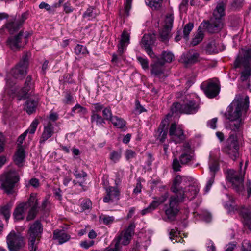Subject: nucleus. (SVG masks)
Listing matches in <instances>:
<instances>
[{
    "mask_svg": "<svg viewBox=\"0 0 251 251\" xmlns=\"http://www.w3.org/2000/svg\"><path fill=\"white\" fill-rule=\"evenodd\" d=\"M179 234V232H178L176 228L170 230L169 232V237L172 241H175L173 242L174 243L175 242L183 243L184 241L182 238L178 235Z\"/></svg>",
    "mask_w": 251,
    "mask_h": 251,
    "instance_id": "72a5a7b5",
    "label": "nucleus"
},
{
    "mask_svg": "<svg viewBox=\"0 0 251 251\" xmlns=\"http://www.w3.org/2000/svg\"><path fill=\"white\" fill-rule=\"evenodd\" d=\"M194 27V24L192 23H189L187 24L184 27L183 30V37L185 41H187L189 39V34Z\"/></svg>",
    "mask_w": 251,
    "mask_h": 251,
    "instance_id": "ea45409f",
    "label": "nucleus"
},
{
    "mask_svg": "<svg viewBox=\"0 0 251 251\" xmlns=\"http://www.w3.org/2000/svg\"><path fill=\"white\" fill-rule=\"evenodd\" d=\"M25 151L23 147L19 146L13 157L15 164L19 167L23 166L25 162Z\"/></svg>",
    "mask_w": 251,
    "mask_h": 251,
    "instance_id": "a878e982",
    "label": "nucleus"
},
{
    "mask_svg": "<svg viewBox=\"0 0 251 251\" xmlns=\"http://www.w3.org/2000/svg\"><path fill=\"white\" fill-rule=\"evenodd\" d=\"M63 101L64 103L67 104H71L74 102L73 98L70 93H66L65 99L63 100Z\"/></svg>",
    "mask_w": 251,
    "mask_h": 251,
    "instance_id": "338daca9",
    "label": "nucleus"
},
{
    "mask_svg": "<svg viewBox=\"0 0 251 251\" xmlns=\"http://www.w3.org/2000/svg\"><path fill=\"white\" fill-rule=\"evenodd\" d=\"M201 28L206 29L207 30L206 27L201 26V23L199 27L197 32L194 35V37L191 41V45L193 46H196L199 44L203 39L204 37V32L201 30Z\"/></svg>",
    "mask_w": 251,
    "mask_h": 251,
    "instance_id": "c756f323",
    "label": "nucleus"
},
{
    "mask_svg": "<svg viewBox=\"0 0 251 251\" xmlns=\"http://www.w3.org/2000/svg\"><path fill=\"white\" fill-rule=\"evenodd\" d=\"M214 179H215V175H214L213 173L211 174L210 177L208 179V180L206 184V186H205L204 189L205 193H207L209 191L212 184H213V183L214 182Z\"/></svg>",
    "mask_w": 251,
    "mask_h": 251,
    "instance_id": "6e6d98bb",
    "label": "nucleus"
},
{
    "mask_svg": "<svg viewBox=\"0 0 251 251\" xmlns=\"http://www.w3.org/2000/svg\"><path fill=\"white\" fill-rule=\"evenodd\" d=\"M6 243L9 251H24L25 241L19 232L12 230L6 237Z\"/></svg>",
    "mask_w": 251,
    "mask_h": 251,
    "instance_id": "39448f33",
    "label": "nucleus"
},
{
    "mask_svg": "<svg viewBox=\"0 0 251 251\" xmlns=\"http://www.w3.org/2000/svg\"><path fill=\"white\" fill-rule=\"evenodd\" d=\"M239 145L237 136L231 134L226 140L225 145L222 149L223 152L227 154L233 160L235 161L239 157Z\"/></svg>",
    "mask_w": 251,
    "mask_h": 251,
    "instance_id": "0eeeda50",
    "label": "nucleus"
},
{
    "mask_svg": "<svg viewBox=\"0 0 251 251\" xmlns=\"http://www.w3.org/2000/svg\"><path fill=\"white\" fill-rule=\"evenodd\" d=\"M226 177L237 192L240 193L244 190V176L240 173L234 170H229L227 171Z\"/></svg>",
    "mask_w": 251,
    "mask_h": 251,
    "instance_id": "9b49d317",
    "label": "nucleus"
},
{
    "mask_svg": "<svg viewBox=\"0 0 251 251\" xmlns=\"http://www.w3.org/2000/svg\"><path fill=\"white\" fill-rule=\"evenodd\" d=\"M193 159V156L191 154V153L182 152L181 154L179 156V160L181 164L182 165L188 164V163Z\"/></svg>",
    "mask_w": 251,
    "mask_h": 251,
    "instance_id": "c9c22d12",
    "label": "nucleus"
},
{
    "mask_svg": "<svg viewBox=\"0 0 251 251\" xmlns=\"http://www.w3.org/2000/svg\"><path fill=\"white\" fill-rule=\"evenodd\" d=\"M201 87L206 96L209 98H214L220 91V86L218 83L211 81L202 83Z\"/></svg>",
    "mask_w": 251,
    "mask_h": 251,
    "instance_id": "2eb2a0df",
    "label": "nucleus"
},
{
    "mask_svg": "<svg viewBox=\"0 0 251 251\" xmlns=\"http://www.w3.org/2000/svg\"><path fill=\"white\" fill-rule=\"evenodd\" d=\"M167 121H162L160 124L157 130L155 131V137L157 140L163 143L167 136L168 127Z\"/></svg>",
    "mask_w": 251,
    "mask_h": 251,
    "instance_id": "b1692460",
    "label": "nucleus"
},
{
    "mask_svg": "<svg viewBox=\"0 0 251 251\" xmlns=\"http://www.w3.org/2000/svg\"><path fill=\"white\" fill-rule=\"evenodd\" d=\"M131 1H126L124 4V9L123 16L124 18L127 17L129 16V10L131 8Z\"/></svg>",
    "mask_w": 251,
    "mask_h": 251,
    "instance_id": "5fc2aeb1",
    "label": "nucleus"
},
{
    "mask_svg": "<svg viewBox=\"0 0 251 251\" xmlns=\"http://www.w3.org/2000/svg\"><path fill=\"white\" fill-rule=\"evenodd\" d=\"M122 156V151L120 150L113 151L109 154L110 159L114 163L118 162Z\"/></svg>",
    "mask_w": 251,
    "mask_h": 251,
    "instance_id": "a19ab883",
    "label": "nucleus"
},
{
    "mask_svg": "<svg viewBox=\"0 0 251 251\" xmlns=\"http://www.w3.org/2000/svg\"><path fill=\"white\" fill-rule=\"evenodd\" d=\"M53 126L52 124L49 122L44 126V131L40 139V143L44 144L49 138L51 137L53 134Z\"/></svg>",
    "mask_w": 251,
    "mask_h": 251,
    "instance_id": "c85d7f7f",
    "label": "nucleus"
},
{
    "mask_svg": "<svg viewBox=\"0 0 251 251\" xmlns=\"http://www.w3.org/2000/svg\"><path fill=\"white\" fill-rule=\"evenodd\" d=\"M226 206L229 208L230 211H238L239 214L243 219L244 224L247 226L251 231V206L249 208L242 207L240 209L237 206L233 204H226Z\"/></svg>",
    "mask_w": 251,
    "mask_h": 251,
    "instance_id": "ddd939ff",
    "label": "nucleus"
},
{
    "mask_svg": "<svg viewBox=\"0 0 251 251\" xmlns=\"http://www.w3.org/2000/svg\"><path fill=\"white\" fill-rule=\"evenodd\" d=\"M129 34L127 31L124 30L121 35L120 43L118 45V51L120 54L123 53L124 49L129 43Z\"/></svg>",
    "mask_w": 251,
    "mask_h": 251,
    "instance_id": "bb28decb",
    "label": "nucleus"
},
{
    "mask_svg": "<svg viewBox=\"0 0 251 251\" xmlns=\"http://www.w3.org/2000/svg\"><path fill=\"white\" fill-rule=\"evenodd\" d=\"M11 205L6 204L0 208V214L3 215L6 221H7L10 217V211Z\"/></svg>",
    "mask_w": 251,
    "mask_h": 251,
    "instance_id": "58836bf2",
    "label": "nucleus"
},
{
    "mask_svg": "<svg viewBox=\"0 0 251 251\" xmlns=\"http://www.w3.org/2000/svg\"><path fill=\"white\" fill-rule=\"evenodd\" d=\"M135 227L134 224H131L125 231H122L114 239L111 245L114 244V248L117 251H121V245L126 246L129 244L134 233Z\"/></svg>",
    "mask_w": 251,
    "mask_h": 251,
    "instance_id": "6e6552de",
    "label": "nucleus"
},
{
    "mask_svg": "<svg viewBox=\"0 0 251 251\" xmlns=\"http://www.w3.org/2000/svg\"><path fill=\"white\" fill-rule=\"evenodd\" d=\"M91 122H96L97 125H102L105 123L104 119L98 114H92L91 116Z\"/></svg>",
    "mask_w": 251,
    "mask_h": 251,
    "instance_id": "a18cd8bd",
    "label": "nucleus"
},
{
    "mask_svg": "<svg viewBox=\"0 0 251 251\" xmlns=\"http://www.w3.org/2000/svg\"><path fill=\"white\" fill-rule=\"evenodd\" d=\"M138 61L141 64L142 68L144 70L148 69L149 68V61L147 58H144L142 57H138L137 58Z\"/></svg>",
    "mask_w": 251,
    "mask_h": 251,
    "instance_id": "0e129e2a",
    "label": "nucleus"
},
{
    "mask_svg": "<svg viewBox=\"0 0 251 251\" xmlns=\"http://www.w3.org/2000/svg\"><path fill=\"white\" fill-rule=\"evenodd\" d=\"M31 57L29 53H25L19 63L11 71L12 76L16 79H22L27 73L29 59Z\"/></svg>",
    "mask_w": 251,
    "mask_h": 251,
    "instance_id": "1a4fd4ad",
    "label": "nucleus"
},
{
    "mask_svg": "<svg viewBox=\"0 0 251 251\" xmlns=\"http://www.w3.org/2000/svg\"><path fill=\"white\" fill-rule=\"evenodd\" d=\"M235 68L243 69L241 72L240 82L244 83L250 80L251 75V49H242L234 61Z\"/></svg>",
    "mask_w": 251,
    "mask_h": 251,
    "instance_id": "7ed1b4c3",
    "label": "nucleus"
},
{
    "mask_svg": "<svg viewBox=\"0 0 251 251\" xmlns=\"http://www.w3.org/2000/svg\"><path fill=\"white\" fill-rule=\"evenodd\" d=\"M71 112L72 116H74L75 113H77L80 116H83L87 113L88 110L85 107L77 104L72 108Z\"/></svg>",
    "mask_w": 251,
    "mask_h": 251,
    "instance_id": "f704fd0d",
    "label": "nucleus"
},
{
    "mask_svg": "<svg viewBox=\"0 0 251 251\" xmlns=\"http://www.w3.org/2000/svg\"><path fill=\"white\" fill-rule=\"evenodd\" d=\"M39 124L38 120L35 119L31 124L29 127L25 132H26V134L29 132L30 134H34L36 130L37 126Z\"/></svg>",
    "mask_w": 251,
    "mask_h": 251,
    "instance_id": "864d4df0",
    "label": "nucleus"
},
{
    "mask_svg": "<svg viewBox=\"0 0 251 251\" xmlns=\"http://www.w3.org/2000/svg\"><path fill=\"white\" fill-rule=\"evenodd\" d=\"M114 220V217L109 215H102L100 217V221L105 225L112 224Z\"/></svg>",
    "mask_w": 251,
    "mask_h": 251,
    "instance_id": "de8ad7c7",
    "label": "nucleus"
},
{
    "mask_svg": "<svg viewBox=\"0 0 251 251\" xmlns=\"http://www.w3.org/2000/svg\"><path fill=\"white\" fill-rule=\"evenodd\" d=\"M38 102L39 100L38 98L36 99H33L32 98L29 99L25 103V110L29 115L33 114L36 111Z\"/></svg>",
    "mask_w": 251,
    "mask_h": 251,
    "instance_id": "cd10ccee",
    "label": "nucleus"
},
{
    "mask_svg": "<svg viewBox=\"0 0 251 251\" xmlns=\"http://www.w3.org/2000/svg\"><path fill=\"white\" fill-rule=\"evenodd\" d=\"M174 21V16L173 14H168L166 16L164 21L165 25L164 26L172 29Z\"/></svg>",
    "mask_w": 251,
    "mask_h": 251,
    "instance_id": "09e8293b",
    "label": "nucleus"
},
{
    "mask_svg": "<svg viewBox=\"0 0 251 251\" xmlns=\"http://www.w3.org/2000/svg\"><path fill=\"white\" fill-rule=\"evenodd\" d=\"M183 104H180L179 102H174L171 107V111L172 114L174 113H183L182 111H183Z\"/></svg>",
    "mask_w": 251,
    "mask_h": 251,
    "instance_id": "c03bdc74",
    "label": "nucleus"
},
{
    "mask_svg": "<svg viewBox=\"0 0 251 251\" xmlns=\"http://www.w3.org/2000/svg\"><path fill=\"white\" fill-rule=\"evenodd\" d=\"M159 206V203L156 201H152L148 207L143 209L141 211L142 215H144L147 213H150L154 210Z\"/></svg>",
    "mask_w": 251,
    "mask_h": 251,
    "instance_id": "37998d69",
    "label": "nucleus"
},
{
    "mask_svg": "<svg viewBox=\"0 0 251 251\" xmlns=\"http://www.w3.org/2000/svg\"><path fill=\"white\" fill-rule=\"evenodd\" d=\"M15 19H14V21L8 22L3 26V28L0 30V31L4 28L6 29L10 34H13L18 31L21 25L17 21H15Z\"/></svg>",
    "mask_w": 251,
    "mask_h": 251,
    "instance_id": "7c9ffc66",
    "label": "nucleus"
},
{
    "mask_svg": "<svg viewBox=\"0 0 251 251\" xmlns=\"http://www.w3.org/2000/svg\"><path fill=\"white\" fill-rule=\"evenodd\" d=\"M27 203L29 204V208L31 207L26 217V220L29 221L33 220L38 212V203L36 194L31 193L30 194Z\"/></svg>",
    "mask_w": 251,
    "mask_h": 251,
    "instance_id": "dca6fc26",
    "label": "nucleus"
},
{
    "mask_svg": "<svg viewBox=\"0 0 251 251\" xmlns=\"http://www.w3.org/2000/svg\"><path fill=\"white\" fill-rule=\"evenodd\" d=\"M92 206V202L90 200H85L81 203V207L83 210L90 209Z\"/></svg>",
    "mask_w": 251,
    "mask_h": 251,
    "instance_id": "69168bd1",
    "label": "nucleus"
},
{
    "mask_svg": "<svg viewBox=\"0 0 251 251\" xmlns=\"http://www.w3.org/2000/svg\"><path fill=\"white\" fill-rule=\"evenodd\" d=\"M216 47L215 41H211L206 45V50L209 52H214L216 50Z\"/></svg>",
    "mask_w": 251,
    "mask_h": 251,
    "instance_id": "680f3d73",
    "label": "nucleus"
},
{
    "mask_svg": "<svg viewBox=\"0 0 251 251\" xmlns=\"http://www.w3.org/2000/svg\"><path fill=\"white\" fill-rule=\"evenodd\" d=\"M53 238L57 240L59 243L61 244L69 240V236L63 231L56 230L53 232Z\"/></svg>",
    "mask_w": 251,
    "mask_h": 251,
    "instance_id": "2f4dec72",
    "label": "nucleus"
},
{
    "mask_svg": "<svg viewBox=\"0 0 251 251\" xmlns=\"http://www.w3.org/2000/svg\"><path fill=\"white\" fill-rule=\"evenodd\" d=\"M29 208V204L27 201L20 203L14 209L13 216L16 220H21L24 219L25 213Z\"/></svg>",
    "mask_w": 251,
    "mask_h": 251,
    "instance_id": "393cba45",
    "label": "nucleus"
},
{
    "mask_svg": "<svg viewBox=\"0 0 251 251\" xmlns=\"http://www.w3.org/2000/svg\"><path fill=\"white\" fill-rule=\"evenodd\" d=\"M20 179L18 172L14 170H11L4 174L1 177V188L7 194H13L15 193L14 187Z\"/></svg>",
    "mask_w": 251,
    "mask_h": 251,
    "instance_id": "20e7f679",
    "label": "nucleus"
},
{
    "mask_svg": "<svg viewBox=\"0 0 251 251\" xmlns=\"http://www.w3.org/2000/svg\"><path fill=\"white\" fill-rule=\"evenodd\" d=\"M237 247V243L233 242L226 245L225 251H233Z\"/></svg>",
    "mask_w": 251,
    "mask_h": 251,
    "instance_id": "774afa93",
    "label": "nucleus"
},
{
    "mask_svg": "<svg viewBox=\"0 0 251 251\" xmlns=\"http://www.w3.org/2000/svg\"><path fill=\"white\" fill-rule=\"evenodd\" d=\"M180 160L177 158H174L172 162V168L175 172L180 171L181 170V165Z\"/></svg>",
    "mask_w": 251,
    "mask_h": 251,
    "instance_id": "4d7b16f0",
    "label": "nucleus"
},
{
    "mask_svg": "<svg viewBox=\"0 0 251 251\" xmlns=\"http://www.w3.org/2000/svg\"><path fill=\"white\" fill-rule=\"evenodd\" d=\"M23 32L21 31L17 35L9 37L7 40V44L10 49L14 51L19 50L25 44L22 42Z\"/></svg>",
    "mask_w": 251,
    "mask_h": 251,
    "instance_id": "a211bd4d",
    "label": "nucleus"
},
{
    "mask_svg": "<svg viewBox=\"0 0 251 251\" xmlns=\"http://www.w3.org/2000/svg\"><path fill=\"white\" fill-rule=\"evenodd\" d=\"M113 126L118 128H122L126 126V122L117 116H113L110 120Z\"/></svg>",
    "mask_w": 251,
    "mask_h": 251,
    "instance_id": "4c0bfd02",
    "label": "nucleus"
},
{
    "mask_svg": "<svg viewBox=\"0 0 251 251\" xmlns=\"http://www.w3.org/2000/svg\"><path fill=\"white\" fill-rule=\"evenodd\" d=\"M225 9L226 4L223 1L218 3L209 20L203 21L201 23V26L206 27L209 33L219 32L223 27Z\"/></svg>",
    "mask_w": 251,
    "mask_h": 251,
    "instance_id": "f03ea898",
    "label": "nucleus"
},
{
    "mask_svg": "<svg viewBox=\"0 0 251 251\" xmlns=\"http://www.w3.org/2000/svg\"><path fill=\"white\" fill-rule=\"evenodd\" d=\"M74 50L75 53L77 55L85 54L87 53L86 48L79 44L77 45Z\"/></svg>",
    "mask_w": 251,
    "mask_h": 251,
    "instance_id": "3c124183",
    "label": "nucleus"
},
{
    "mask_svg": "<svg viewBox=\"0 0 251 251\" xmlns=\"http://www.w3.org/2000/svg\"><path fill=\"white\" fill-rule=\"evenodd\" d=\"M200 54L195 50H190L185 54H183L181 60L187 66L194 64L199 61Z\"/></svg>",
    "mask_w": 251,
    "mask_h": 251,
    "instance_id": "6ab92c4d",
    "label": "nucleus"
},
{
    "mask_svg": "<svg viewBox=\"0 0 251 251\" xmlns=\"http://www.w3.org/2000/svg\"><path fill=\"white\" fill-rule=\"evenodd\" d=\"M34 83L32 81L31 75L26 78L23 87L17 93V96L19 100L25 99L34 95Z\"/></svg>",
    "mask_w": 251,
    "mask_h": 251,
    "instance_id": "f8f14e48",
    "label": "nucleus"
},
{
    "mask_svg": "<svg viewBox=\"0 0 251 251\" xmlns=\"http://www.w3.org/2000/svg\"><path fill=\"white\" fill-rule=\"evenodd\" d=\"M155 35L154 34H145L142 39V43L144 48L150 47L154 43Z\"/></svg>",
    "mask_w": 251,
    "mask_h": 251,
    "instance_id": "473e14b6",
    "label": "nucleus"
},
{
    "mask_svg": "<svg viewBox=\"0 0 251 251\" xmlns=\"http://www.w3.org/2000/svg\"><path fill=\"white\" fill-rule=\"evenodd\" d=\"M106 195L103 198L105 203H114L119 199V192L118 189L114 187H109L106 189Z\"/></svg>",
    "mask_w": 251,
    "mask_h": 251,
    "instance_id": "aec40b11",
    "label": "nucleus"
},
{
    "mask_svg": "<svg viewBox=\"0 0 251 251\" xmlns=\"http://www.w3.org/2000/svg\"><path fill=\"white\" fill-rule=\"evenodd\" d=\"M147 6L150 7L152 10H157L161 6L162 1H145Z\"/></svg>",
    "mask_w": 251,
    "mask_h": 251,
    "instance_id": "49530a36",
    "label": "nucleus"
},
{
    "mask_svg": "<svg viewBox=\"0 0 251 251\" xmlns=\"http://www.w3.org/2000/svg\"><path fill=\"white\" fill-rule=\"evenodd\" d=\"M171 29L164 26L159 32V36L162 41H167L169 39V34Z\"/></svg>",
    "mask_w": 251,
    "mask_h": 251,
    "instance_id": "79ce46f5",
    "label": "nucleus"
},
{
    "mask_svg": "<svg viewBox=\"0 0 251 251\" xmlns=\"http://www.w3.org/2000/svg\"><path fill=\"white\" fill-rule=\"evenodd\" d=\"M95 17V13L93 12V8L89 7L87 9L86 11L83 14V17L85 18H94Z\"/></svg>",
    "mask_w": 251,
    "mask_h": 251,
    "instance_id": "e2e57ef3",
    "label": "nucleus"
},
{
    "mask_svg": "<svg viewBox=\"0 0 251 251\" xmlns=\"http://www.w3.org/2000/svg\"><path fill=\"white\" fill-rule=\"evenodd\" d=\"M241 251H251V243L247 239L244 240L242 244Z\"/></svg>",
    "mask_w": 251,
    "mask_h": 251,
    "instance_id": "bf43d9fd",
    "label": "nucleus"
},
{
    "mask_svg": "<svg viewBox=\"0 0 251 251\" xmlns=\"http://www.w3.org/2000/svg\"><path fill=\"white\" fill-rule=\"evenodd\" d=\"M169 135L171 141L175 144L182 142L185 138L182 127L175 123L171 125L169 130Z\"/></svg>",
    "mask_w": 251,
    "mask_h": 251,
    "instance_id": "4468645a",
    "label": "nucleus"
},
{
    "mask_svg": "<svg viewBox=\"0 0 251 251\" xmlns=\"http://www.w3.org/2000/svg\"><path fill=\"white\" fill-rule=\"evenodd\" d=\"M209 168L210 171V175L213 173L215 175V173L218 171L219 169L218 164L214 160H211L210 161Z\"/></svg>",
    "mask_w": 251,
    "mask_h": 251,
    "instance_id": "13d9d810",
    "label": "nucleus"
},
{
    "mask_svg": "<svg viewBox=\"0 0 251 251\" xmlns=\"http://www.w3.org/2000/svg\"><path fill=\"white\" fill-rule=\"evenodd\" d=\"M43 226L41 222L36 221L32 224L28 230L29 249L30 251H36L43 232Z\"/></svg>",
    "mask_w": 251,
    "mask_h": 251,
    "instance_id": "423d86ee",
    "label": "nucleus"
},
{
    "mask_svg": "<svg viewBox=\"0 0 251 251\" xmlns=\"http://www.w3.org/2000/svg\"><path fill=\"white\" fill-rule=\"evenodd\" d=\"M249 106V98H244L241 95H237L233 101L227 107L225 116L229 122L226 123V128L235 132L242 130L244 124L243 115L245 114Z\"/></svg>",
    "mask_w": 251,
    "mask_h": 251,
    "instance_id": "f257e3e1",
    "label": "nucleus"
},
{
    "mask_svg": "<svg viewBox=\"0 0 251 251\" xmlns=\"http://www.w3.org/2000/svg\"><path fill=\"white\" fill-rule=\"evenodd\" d=\"M183 114H194L198 111L200 106L194 100H187L183 102Z\"/></svg>",
    "mask_w": 251,
    "mask_h": 251,
    "instance_id": "5701e85b",
    "label": "nucleus"
},
{
    "mask_svg": "<svg viewBox=\"0 0 251 251\" xmlns=\"http://www.w3.org/2000/svg\"><path fill=\"white\" fill-rule=\"evenodd\" d=\"M164 62L160 59H158L152 65L151 73L154 76L164 79L167 77L165 74Z\"/></svg>",
    "mask_w": 251,
    "mask_h": 251,
    "instance_id": "f3484780",
    "label": "nucleus"
},
{
    "mask_svg": "<svg viewBox=\"0 0 251 251\" xmlns=\"http://www.w3.org/2000/svg\"><path fill=\"white\" fill-rule=\"evenodd\" d=\"M189 180L187 176H180L177 175L174 178L173 183L171 187V190L172 192L176 194L179 195L180 192L183 190L182 188L180 187L179 185L183 182H186Z\"/></svg>",
    "mask_w": 251,
    "mask_h": 251,
    "instance_id": "412c9836",
    "label": "nucleus"
},
{
    "mask_svg": "<svg viewBox=\"0 0 251 251\" xmlns=\"http://www.w3.org/2000/svg\"><path fill=\"white\" fill-rule=\"evenodd\" d=\"M102 115L104 120H111L113 116H112V112L110 107L104 108L102 110Z\"/></svg>",
    "mask_w": 251,
    "mask_h": 251,
    "instance_id": "8fccbe9b",
    "label": "nucleus"
},
{
    "mask_svg": "<svg viewBox=\"0 0 251 251\" xmlns=\"http://www.w3.org/2000/svg\"><path fill=\"white\" fill-rule=\"evenodd\" d=\"M199 191V188L194 185L189 186L188 188L185 190L183 189L178 195L180 201H182L185 198H187L190 200L194 199Z\"/></svg>",
    "mask_w": 251,
    "mask_h": 251,
    "instance_id": "4be33fe9",
    "label": "nucleus"
},
{
    "mask_svg": "<svg viewBox=\"0 0 251 251\" xmlns=\"http://www.w3.org/2000/svg\"><path fill=\"white\" fill-rule=\"evenodd\" d=\"M180 201L178 195L171 196L169 199V203L165 206V213L167 218L171 221L174 220L179 211V205Z\"/></svg>",
    "mask_w": 251,
    "mask_h": 251,
    "instance_id": "9d476101",
    "label": "nucleus"
},
{
    "mask_svg": "<svg viewBox=\"0 0 251 251\" xmlns=\"http://www.w3.org/2000/svg\"><path fill=\"white\" fill-rule=\"evenodd\" d=\"M136 155V153L132 150H127L125 152V157L126 159L128 161L135 158Z\"/></svg>",
    "mask_w": 251,
    "mask_h": 251,
    "instance_id": "052dcab7",
    "label": "nucleus"
},
{
    "mask_svg": "<svg viewBox=\"0 0 251 251\" xmlns=\"http://www.w3.org/2000/svg\"><path fill=\"white\" fill-rule=\"evenodd\" d=\"M158 59H160L165 63H170L174 59V54L170 51H164L162 52L161 54L160 58H157Z\"/></svg>",
    "mask_w": 251,
    "mask_h": 251,
    "instance_id": "e433bc0d",
    "label": "nucleus"
},
{
    "mask_svg": "<svg viewBox=\"0 0 251 251\" xmlns=\"http://www.w3.org/2000/svg\"><path fill=\"white\" fill-rule=\"evenodd\" d=\"M104 106L100 103H96L92 104V109L91 110L92 114H98L104 109Z\"/></svg>",
    "mask_w": 251,
    "mask_h": 251,
    "instance_id": "603ef678",
    "label": "nucleus"
}]
</instances>
